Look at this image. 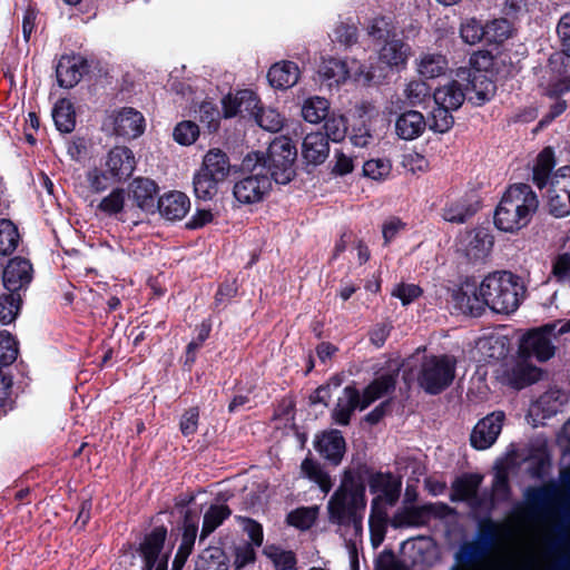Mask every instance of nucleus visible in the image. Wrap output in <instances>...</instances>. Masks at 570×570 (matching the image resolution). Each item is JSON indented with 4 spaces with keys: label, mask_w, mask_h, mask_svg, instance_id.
I'll use <instances>...</instances> for the list:
<instances>
[{
    "label": "nucleus",
    "mask_w": 570,
    "mask_h": 570,
    "mask_svg": "<svg viewBox=\"0 0 570 570\" xmlns=\"http://www.w3.org/2000/svg\"><path fill=\"white\" fill-rule=\"evenodd\" d=\"M510 494L509 479L505 472L500 471L495 474L492 483V503L494 501H505Z\"/></svg>",
    "instance_id": "e2e57ef3"
},
{
    "label": "nucleus",
    "mask_w": 570,
    "mask_h": 570,
    "mask_svg": "<svg viewBox=\"0 0 570 570\" xmlns=\"http://www.w3.org/2000/svg\"><path fill=\"white\" fill-rule=\"evenodd\" d=\"M18 356V345L14 337L8 332L0 333V364L10 365Z\"/></svg>",
    "instance_id": "6e6d98bb"
},
{
    "label": "nucleus",
    "mask_w": 570,
    "mask_h": 570,
    "mask_svg": "<svg viewBox=\"0 0 570 570\" xmlns=\"http://www.w3.org/2000/svg\"><path fill=\"white\" fill-rule=\"evenodd\" d=\"M482 59L485 63L490 62V58L484 53L474 55L471 58V65L475 70L461 71L458 73L462 80H466L468 85V99L474 105L481 106L489 101L495 94L494 82L483 73L479 67V60Z\"/></svg>",
    "instance_id": "6e6552de"
},
{
    "label": "nucleus",
    "mask_w": 570,
    "mask_h": 570,
    "mask_svg": "<svg viewBox=\"0 0 570 570\" xmlns=\"http://www.w3.org/2000/svg\"><path fill=\"white\" fill-rule=\"evenodd\" d=\"M167 529L163 525L154 528L139 544L142 570H167L169 553L164 551Z\"/></svg>",
    "instance_id": "1a4fd4ad"
},
{
    "label": "nucleus",
    "mask_w": 570,
    "mask_h": 570,
    "mask_svg": "<svg viewBox=\"0 0 570 570\" xmlns=\"http://www.w3.org/2000/svg\"><path fill=\"white\" fill-rule=\"evenodd\" d=\"M451 111H453V109L436 105V108L432 111L430 129L441 134L449 131L454 124V118L451 115Z\"/></svg>",
    "instance_id": "5fc2aeb1"
},
{
    "label": "nucleus",
    "mask_w": 570,
    "mask_h": 570,
    "mask_svg": "<svg viewBox=\"0 0 570 570\" xmlns=\"http://www.w3.org/2000/svg\"><path fill=\"white\" fill-rule=\"evenodd\" d=\"M157 206L161 216L168 220H178L186 216L190 208L189 198L181 191H173L159 198Z\"/></svg>",
    "instance_id": "4be33fe9"
},
{
    "label": "nucleus",
    "mask_w": 570,
    "mask_h": 570,
    "mask_svg": "<svg viewBox=\"0 0 570 570\" xmlns=\"http://www.w3.org/2000/svg\"><path fill=\"white\" fill-rule=\"evenodd\" d=\"M126 193L124 189H114L108 196L104 197L98 208L107 215H117L125 209Z\"/></svg>",
    "instance_id": "864d4df0"
},
{
    "label": "nucleus",
    "mask_w": 570,
    "mask_h": 570,
    "mask_svg": "<svg viewBox=\"0 0 570 570\" xmlns=\"http://www.w3.org/2000/svg\"><path fill=\"white\" fill-rule=\"evenodd\" d=\"M366 508L365 484L351 471H345L338 488L327 502L328 521L344 534L354 538L363 532V518Z\"/></svg>",
    "instance_id": "f257e3e1"
},
{
    "label": "nucleus",
    "mask_w": 570,
    "mask_h": 570,
    "mask_svg": "<svg viewBox=\"0 0 570 570\" xmlns=\"http://www.w3.org/2000/svg\"><path fill=\"white\" fill-rule=\"evenodd\" d=\"M504 420L505 414L502 411H494L481 419L471 432V445L476 450L491 448L502 431Z\"/></svg>",
    "instance_id": "f8f14e48"
},
{
    "label": "nucleus",
    "mask_w": 570,
    "mask_h": 570,
    "mask_svg": "<svg viewBox=\"0 0 570 570\" xmlns=\"http://www.w3.org/2000/svg\"><path fill=\"white\" fill-rule=\"evenodd\" d=\"M456 361L451 355L425 356L417 372V383L428 394L436 395L451 385Z\"/></svg>",
    "instance_id": "423d86ee"
},
{
    "label": "nucleus",
    "mask_w": 570,
    "mask_h": 570,
    "mask_svg": "<svg viewBox=\"0 0 570 570\" xmlns=\"http://www.w3.org/2000/svg\"><path fill=\"white\" fill-rule=\"evenodd\" d=\"M494 239L489 229L480 227L465 232L459 239V250L471 262L485 259L492 250Z\"/></svg>",
    "instance_id": "9b49d317"
},
{
    "label": "nucleus",
    "mask_w": 570,
    "mask_h": 570,
    "mask_svg": "<svg viewBox=\"0 0 570 570\" xmlns=\"http://www.w3.org/2000/svg\"><path fill=\"white\" fill-rule=\"evenodd\" d=\"M258 98L252 90H239L235 95H228L223 99L224 115L226 118L237 115L254 116L258 109Z\"/></svg>",
    "instance_id": "a211bd4d"
},
{
    "label": "nucleus",
    "mask_w": 570,
    "mask_h": 570,
    "mask_svg": "<svg viewBox=\"0 0 570 570\" xmlns=\"http://www.w3.org/2000/svg\"><path fill=\"white\" fill-rule=\"evenodd\" d=\"M22 303L21 294L7 292L0 295V323L3 325L12 323L20 311Z\"/></svg>",
    "instance_id": "a19ab883"
},
{
    "label": "nucleus",
    "mask_w": 570,
    "mask_h": 570,
    "mask_svg": "<svg viewBox=\"0 0 570 570\" xmlns=\"http://www.w3.org/2000/svg\"><path fill=\"white\" fill-rule=\"evenodd\" d=\"M552 276L557 282L570 285V254L558 255L552 264Z\"/></svg>",
    "instance_id": "680f3d73"
},
{
    "label": "nucleus",
    "mask_w": 570,
    "mask_h": 570,
    "mask_svg": "<svg viewBox=\"0 0 570 570\" xmlns=\"http://www.w3.org/2000/svg\"><path fill=\"white\" fill-rule=\"evenodd\" d=\"M199 412L197 407L188 409L181 416L180 431L184 435H193L198 428Z\"/></svg>",
    "instance_id": "338daca9"
},
{
    "label": "nucleus",
    "mask_w": 570,
    "mask_h": 570,
    "mask_svg": "<svg viewBox=\"0 0 570 570\" xmlns=\"http://www.w3.org/2000/svg\"><path fill=\"white\" fill-rule=\"evenodd\" d=\"M458 304L464 314L479 316L487 306L485 297L479 294V288L472 294L462 293L458 296Z\"/></svg>",
    "instance_id": "603ef678"
},
{
    "label": "nucleus",
    "mask_w": 570,
    "mask_h": 570,
    "mask_svg": "<svg viewBox=\"0 0 570 570\" xmlns=\"http://www.w3.org/2000/svg\"><path fill=\"white\" fill-rule=\"evenodd\" d=\"M395 384V374H383L364 390L362 396L355 387L346 386L332 412L333 419L340 425H347L352 413L356 409L365 410L376 400L394 391Z\"/></svg>",
    "instance_id": "20e7f679"
},
{
    "label": "nucleus",
    "mask_w": 570,
    "mask_h": 570,
    "mask_svg": "<svg viewBox=\"0 0 570 570\" xmlns=\"http://www.w3.org/2000/svg\"><path fill=\"white\" fill-rule=\"evenodd\" d=\"M448 70V60L440 53H423L417 61V71L422 77L435 78Z\"/></svg>",
    "instance_id": "e433bc0d"
},
{
    "label": "nucleus",
    "mask_w": 570,
    "mask_h": 570,
    "mask_svg": "<svg viewBox=\"0 0 570 570\" xmlns=\"http://www.w3.org/2000/svg\"><path fill=\"white\" fill-rule=\"evenodd\" d=\"M478 208L474 204L465 198L449 202L442 209L444 220L455 224L465 223L476 213Z\"/></svg>",
    "instance_id": "72a5a7b5"
},
{
    "label": "nucleus",
    "mask_w": 570,
    "mask_h": 570,
    "mask_svg": "<svg viewBox=\"0 0 570 570\" xmlns=\"http://www.w3.org/2000/svg\"><path fill=\"white\" fill-rule=\"evenodd\" d=\"M52 118L59 131L71 132L76 125L71 102L66 99L59 100L53 107Z\"/></svg>",
    "instance_id": "ea45409f"
},
{
    "label": "nucleus",
    "mask_w": 570,
    "mask_h": 570,
    "mask_svg": "<svg viewBox=\"0 0 570 570\" xmlns=\"http://www.w3.org/2000/svg\"><path fill=\"white\" fill-rule=\"evenodd\" d=\"M481 557L482 551L478 542H463L454 553L455 563L450 570H476Z\"/></svg>",
    "instance_id": "c756f323"
},
{
    "label": "nucleus",
    "mask_w": 570,
    "mask_h": 570,
    "mask_svg": "<svg viewBox=\"0 0 570 570\" xmlns=\"http://www.w3.org/2000/svg\"><path fill=\"white\" fill-rule=\"evenodd\" d=\"M568 401L566 392L551 389L543 393L530 407V413L548 419L560 412Z\"/></svg>",
    "instance_id": "412c9836"
},
{
    "label": "nucleus",
    "mask_w": 570,
    "mask_h": 570,
    "mask_svg": "<svg viewBox=\"0 0 570 570\" xmlns=\"http://www.w3.org/2000/svg\"><path fill=\"white\" fill-rule=\"evenodd\" d=\"M200 169L223 183L230 173L229 158L218 148L210 149L204 156Z\"/></svg>",
    "instance_id": "bb28decb"
},
{
    "label": "nucleus",
    "mask_w": 570,
    "mask_h": 570,
    "mask_svg": "<svg viewBox=\"0 0 570 570\" xmlns=\"http://www.w3.org/2000/svg\"><path fill=\"white\" fill-rule=\"evenodd\" d=\"M318 510L316 505L297 508L287 515V522L297 529L307 530L314 524Z\"/></svg>",
    "instance_id": "09e8293b"
},
{
    "label": "nucleus",
    "mask_w": 570,
    "mask_h": 570,
    "mask_svg": "<svg viewBox=\"0 0 570 570\" xmlns=\"http://www.w3.org/2000/svg\"><path fill=\"white\" fill-rule=\"evenodd\" d=\"M262 154L264 155L271 180H274L276 184L286 185L294 178V164L297 153L288 138L279 137L274 139L267 153Z\"/></svg>",
    "instance_id": "0eeeda50"
},
{
    "label": "nucleus",
    "mask_w": 570,
    "mask_h": 570,
    "mask_svg": "<svg viewBox=\"0 0 570 570\" xmlns=\"http://www.w3.org/2000/svg\"><path fill=\"white\" fill-rule=\"evenodd\" d=\"M198 135V126L195 122L188 120L179 122L173 132L175 141L184 146L194 144Z\"/></svg>",
    "instance_id": "4d7b16f0"
},
{
    "label": "nucleus",
    "mask_w": 570,
    "mask_h": 570,
    "mask_svg": "<svg viewBox=\"0 0 570 570\" xmlns=\"http://www.w3.org/2000/svg\"><path fill=\"white\" fill-rule=\"evenodd\" d=\"M318 75L328 86L340 85L345 82L348 78H353L356 81L368 82L372 80V75L365 70L364 66L356 60H352L350 63L330 58L322 61L318 68Z\"/></svg>",
    "instance_id": "9d476101"
},
{
    "label": "nucleus",
    "mask_w": 570,
    "mask_h": 570,
    "mask_svg": "<svg viewBox=\"0 0 570 570\" xmlns=\"http://www.w3.org/2000/svg\"><path fill=\"white\" fill-rule=\"evenodd\" d=\"M106 165L111 176L119 180L127 179L134 173L135 156L127 147H116L110 150Z\"/></svg>",
    "instance_id": "aec40b11"
},
{
    "label": "nucleus",
    "mask_w": 570,
    "mask_h": 570,
    "mask_svg": "<svg viewBox=\"0 0 570 570\" xmlns=\"http://www.w3.org/2000/svg\"><path fill=\"white\" fill-rule=\"evenodd\" d=\"M422 294L420 286L415 284H399L392 291V295L400 298L403 305L412 303Z\"/></svg>",
    "instance_id": "0e129e2a"
},
{
    "label": "nucleus",
    "mask_w": 570,
    "mask_h": 570,
    "mask_svg": "<svg viewBox=\"0 0 570 570\" xmlns=\"http://www.w3.org/2000/svg\"><path fill=\"white\" fill-rule=\"evenodd\" d=\"M330 114V102L318 96L306 99L302 106L303 118L311 124H320Z\"/></svg>",
    "instance_id": "4c0bfd02"
},
{
    "label": "nucleus",
    "mask_w": 570,
    "mask_h": 570,
    "mask_svg": "<svg viewBox=\"0 0 570 570\" xmlns=\"http://www.w3.org/2000/svg\"><path fill=\"white\" fill-rule=\"evenodd\" d=\"M461 38L469 45H475L484 40V26L476 19H468L461 24Z\"/></svg>",
    "instance_id": "13d9d810"
},
{
    "label": "nucleus",
    "mask_w": 570,
    "mask_h": 570,
    "mask_svg": "<svg viewBox=\"0 0 570 570\" xmlns=\"http://www.w3.org/2000/svg\"><path fill=\"white\" fill-rule=\"evenodd\" d=\"M553 333L544 330V325L527 333L520 344V353L523 357H535L544 362L554 355L556 347L552 344Z\"/></svg>",
    "instance_id": "ddd939ff"
},
{
    "label": "nucleus",
    "mask_w": 570,
    "mask_h": 570,
    "mask_svg": "<svg viewBox=\"0 0 570 570\" xmlns=\"http://www.w3.org/2000/svg\"><path fill=\"white\" fill-rule=\"evenodd\" d=\"M243 169L247 171L233 187V196L239 205H254L263 202L272 189L264 155L261 151L248 154L243 160Z\"/></svg>",
    "instance_id": "7ed1b4c3"
},
{
    "label": "nucleus",
    "mask_w": 570,
    "mask_h": 570,
    "mask_svg": "<svg viewBox=\"0 0 570 570\" xmlns=\"http://www.w3.org/2000/svg\"><path fill=\"white\" fill-rule=\"evenodd\" d=\"M549 212L556 217H564L570 214V195L559 185L549 190Z\"/></svg>",
    "instance_id": "49530a36"
},
{
    "label": "nucleus",
    "mask_w": 570,
    "mask_h": 570,
    "mask_svg": "<svg viewBox=\"0 0 570 570\" xmlns=\"http://www.w3.org/2000/svg\"><path fill=\"white\" fill-rule=\"evenodd\" d=\"M232 514L230 509L225 504H213L204 514L203 527L200 531V541L213 533Z\"/></svg>",
    "instance_id": "f704fd0d"
},
{
    "label": "nucleus",
    "mask_w": 570,
    "mask_h": 570,
    "mask_svg": "<svg viewBox=\"0 0 570 570\" xmlns=\"http://www.w3.org/2000/svg\"><path fill=\"white\" fill-rule=\"evenodd\" d=\"M219 184H222V181L206 174L200 168L194 174L193 177V188L197 199H213L218 193Z\"/></svg>",
    "instance_id": "c9c22d12"
},
{
    "label": "nucleus",
    "mask_w": 570,
    "mask_h": 570,
    "mask_svg": "<svg viewBox=\"0 0 570 570\" xmlns=\"http://www.w3.org/2000/svg\"><path fill=\"white\" fill-rule=\"evenodd\" d=\"M129 195L142 210H153L156 207L157 186L149 178L134 179L129 186Z\"/></svg>",
    "instance_id": "b1692460"
},
{
    "label": "nucleus",
    "mask_w": 570,
    "mask_h": 570,
    "mask_svg": "<svg viewBox=\"0 0 570 570\" xmlns=\"http://www.w3.org/2000/svg\"><path fill=\"white\" fill-rule=\"evenodd\" d=\"M483 476L476 473L464 474L452 483L450 499L452 502H466L472 509L481 507V499L478 495Z\"/></svg>",
    "instance_id": "dca6fc26"
},
{
    "label": "nucleus",
    "mask_w": 570,
    "mask_h": 570,
    "mask_svg": "<svg viewBox=\"0 0 570 570\" xmlns=\"http://www.w3.org/2000/svg\"><path fill=\"white\" fill-rule=\"evenodd\" d=\"M20 235L9 219H0V255L11 254L18 246Z\"/></svg>",
    "instance_id": "c03bdc74"
},
{
    "label": "nucleus",
    "mask_w": 570,
    "mask_h": 570,
    "mask_svg": "<svg viewBox=\"0 0 570 570\" xmlns=\"http://www.w3.org/2000/svg\"><path fill=\"white\" fill-rule=\"evenodd\" d=\"M391 171V164L385 159H370L363 165V173L372 179H383Z\"/></svg>",
    "instance_id": "bf43d9fd"
},
{
    "label": "nucleus",
    "mask_w": 570,
    "mask_h": 570,
    "mask_svg": "<svg viewBox=\"0 0 570 570\" xmlns=\"http://www.w3.org/2000/svg\"><path fill=\"white\" fill-rule=\"evenodd\" d=\"M468 96V87L460 80L454 79L438 87L433 94L434 102L438 106L459 109Z\"/></svg>",
    "instance_id": "6ab92c4d"
},
{
    "label": "nucleus",
    "mask_w": 570,
    "mask_h": 570,
    "mask_svg": "<svg viewBox=\"0 0 570 570\" xmlns=\"http://www.w3.org/2000/svg\"><path fill=\"white\" fill-rule=\"evenodd\" d=\"M83 67L80 59L62 57L56 68L59 86L63 88L76 86L82 77Z\"/></svg>",
    "instance_id": "c85d7f7f"
},
{
    "label": "nucleus",
    "mask_w": 570,
    "mask_h": 570,
    "mask_svg": "<svg viewBox=\"0 0 570 570\" xmlns=\"http://www.w3.org/2000/svg\"><path fill=\"white\" fill-rule=\"evenodd\" d=\"M301 470L302 473L315 482L324 493L330 492L333 485L332 480L317 462L306 458L301 464Z\"/></svg>",
    "instance_id": "37998d69"
},
{
    "label": "nucleus",
    "mask_w": 570,
    "mask_h": 570,
    "mask_svg": "<svg viewBox=\"0 0 570 570\" xmlns=\"http://www.w3.org/2000/svg\"><path fill=\"white\" fill-rule=\"evenodd\" d=\"M512 35V26L505 18L491 20L484 24V41L488 43H502Z\"/></svg>",
    "instance_id": "79ce46f5"
},
{
    "label": "nucleus",
    "mask_w": 570,
    "mask_h": 570,
    "mask_svg": "<svg viewBox=\"0 0 570 570\" xmlns=\"http://www.w3.org/2000/svg\"><path fill=\"white\" fill-rule=\"evenodd\" d=\"M267 78L274 88L287 89L298 81L299 69L292 61L277 62L269 68Z\"/></svg>",
    "instance_id": "a878e982"
},
{
    "label": "nucleus",
    "mask_w": 570,
    "mask_h": 570,
    "mask_svg": "<svg viewBox=\"0 0 570 570\" xmlns=\"http://www.w3.org/2000/svg\"><path fill=\"white\" fill-rule=\"evenodd\" d=\"M254 118L259 127L271 132L279 131L285 122V118L274 108L258 107Z\"/></svg>",
    "instance_id": "de8ad7c7"
},
{
    "label": "nucleus",
    "mask_w": 570,
    "mask_h": 570,
    "mask_svg": "<svg viewBox=\"0 0 570 570\" xmlns=\"http://www.w3.org/2000/svg\"><path fill=\"white\" fill-rule=\"evenodd\" d=\"M324 136L333 142H341L347 134V120L343 115L328 114L324 119Z\"/></svg>",
    "instance_id": "a18cd8bd"
},
{
    "label": "nucleus",
    "mask_w": 570,
    "mask_h": 570,
    "mask_svg": "<svg viewBox=\"0 0 570 570\" xmlns=\"http://www.w3.org/2000/svg\"><path fill=\"white\" fill-rule=\"evenodd\" d=\"M539 207L535 193L527 184H514L508 188L494 213L495 226L507 233H515L532 219Z\"/></svg>",
    "instance_id": "f03ea898"
},
{
    "label": "nucleus",
    "mask_w": 570,
    "mask_h": 570,
    "mask_svg": "<svg viewBox=\"0 0 570 570\" xmlns=\"http://www.w3.org/2000/svg\"><path fill=\"white\" fill-rule=\"evenodd\" d=\"M426 128L424 116L420 111L410 110L396 119V135L404 140H412L423 134Z\"/></svg>",
    "instance_id": "393cba45"
},
{
    "label": "nucleus",
    "mask_w": 570,
    "mask_h": 570,
    "mask_svg": "<svg viewBox=\"0 0 570 570\" xmlns=\"http://www.w3.org/2000/svg\"><path fill=\"white\" fill-rule=\"evenodd\" d=\"M557 32L561 41L563 53L570 57V13L561 17L557 26Z\"/></svg>",
    "instance_id": "774afa93"
},
{
    "label": "nucleus",
    "mask_w": 570,
    "mask_h": 570,
    "mask_svg": "<svg viewBox=\"0 0 570 570\" xmlns=\"http://www.w3.org/2000/svg\"><path fill=\"white\" fill-rule=\"evenodd\" d=\"M410 50L409 45L393 37L385 41L384 46L381 48L380 59L391 67H397L405 63L410 56Z\"/></svg>",
    "instance_id": "473e14b6"
},
{
    "label": "nucleus",
    "mask_w": 570,
    "mask_h": 570,
    "mask_svg": "<svg viewBox=\"0 0 570 570\" xmlns=\"http://www.w3.org/2000/svg\"><path fill=\"white\" fill-rule=\"evenodd\" d=\"M317 451L335 465L338 464L345 451V441L340 431L324 433L316 441Z\"/></svg>",
    "instance_id": "cd10ccee"
},
{
    "label": "nucleus",
    "mask_w": 570,
    "mask_h": 570,
    "mask_svg": "<svg viewBox=\"0 0 570 570\" xmlns=\"http://www.w3.org/2000/svg\"><path fill=\"white\" fill-rule=\"evenodd\" d=\"M367 33L374 40L384 42L396 36L392 21L386 17L373 19L371 24L367 27Z\"/></svg>",
    "instance_id": "3c124183"
},
{
    "label": "nucleus",
    "mask_w": 570,
    "mask_h": 570,
    "mask_svg": "<svg viewBox=\"0 0 570 570\" xmlns=\"http://www.w3.org/2000/svg\"><path fill=\"white\" fill-rule=\"evenodd\" d=\"M404 95L409 104L415 106L423 102L429 96V87L421 80L410 81L404 89Z\"/></svg>",
    "instance_id": "052dcab7"
},
{
    "label": "nucleus",
    "mask_w": 570,
    "mask_h": 570,
    "mask_svg": "<svg viewBox=\"0 0 570 570\" xmlns=\"http://www.w3.org/2000/svg\"><path fill=\"white\" fill-rule=\"evenodd\" d=\"M110 119L114 134L126 139L137 138L145 130L142 114L131 107L116 111Z\"/></svg>",
    "instance_id": "4468645a"
},
{
    "label": "nucleus",
    "mask_w": 570,
    "mask_h": 570,
    "mask_svg": "<svg viewBox=\"0 0 570 570\" xmlns=\"http://www.w3.org/2000/svg\"><path fill=\"white\" fill-rule=\"evenodd\" d=\"M556 165L552 148H544L538 156L533 166L532 180L541 189L552 181L551 170Z\"/></svg>",
    "instance_id": "2f4dec72"
},
{
    "label": "nucleus",
    "mask_w": 570,
    "mask_h": 570,
    "mask_svg": "<svg viewBox=\"0 0 570 570\" xmlns=\"http://www.w3.org/2000/svg\"><path fill=\"white\" fill-rule=\"evenodd\" d=\"M330 153L328 140L321 131L309 132L302 144V155L308 164L320 165Z\"/></svg>",
    "instance_id": "5701e85b"
},
{
    "label": "nucleus",
    "mask_w": 570,
    "mask_h": 570,
    "mask_svg": "<svg viewBox=\"0 0 570 570\" xmlns=\"http://www.w3.org/2000/svg\"><path fill=\"white\" fill-rule=\"evenodd\" d=\"M525 498L533 508H543L551 502V491L548 488L539 487L528 489Z\"/></svg>",
    "instance_id": "69168bd1"
},
{
    "label": "nucleus",
    "mask_w": 570,
    "mask_h": 570,
    "mask_svg": "<svg viewBox=\"0 0 570 570\" xmlns=\"http://www.w3.org/2000/svg\"><path fill=\"white\" fill-rule=\"evenodd\" d=\"M229 559L219 547H208L195 561L194 570H228Z\"/></svg>",
    "instance_id": "7c9ffc66"
},
{
    "label": "nucleus",
    "mask_w": 570,
    "mask_h": 570,
    "mask_svg": "<svg viewBox=\"0 0 570 570\" xmlns=\"http://www.w3.org/2000/svg\"><path fill=\"white\" fill-rule=\"evenodd\" d=\"M198 532V523L196 520L191 519L189 514L187 513L184 519V525H183V534H181V541L178 547V552L181 554L190 556L194 544L197 538Z\"/></svg>",
    "instance_id": "8fccbe9b"
},
{
    "label": "nucleus",
    "mask_w": 570,
    "mask_h": 570,
    "mask_svg": "<svg viewBox=\"0 0 570 570\" xmlns=\"http://www.w3.org/2000/svg\"><path fill=\"white\" fill-rule=\"evenodd\" d=\"M31 279L32 266L26 258H12L3 269L2 281L7 292L20 293L30 284Z\"/></svg>",
    "instance_id": "2eb2a0df"
},
{
    "label": "nucleus",
    "mask_w": 570,
    "mask_h": 570,
    "mask_svg": "<svg viewBox=\"0 0 570 570\" xmlns=\"http://www.w3.org/2000/svg\"><path fill=\"white\" fill-rule=\"evenodd\" d=\"M401 481L392 473L377 472L371 475L368 480L370 492L374 498L385 501L390 507L394 505L401 493Z\"/></svg>",
    "instance_id": "f3484780"
},
{
    "label": "nucleus",
    "mask_w": 570,
    "mask_h": 570,
    "mask_svg": "<svg viewBox=\"0 0 570 570\" xmlns=\"http://www.w3.org/2000/svg\"><path fill=\"white\" fill-rule=\"evenodd\" d=\"M522 293L518 277L510 272L490 274L479 286V294L485 297L487 306L502 314L513 313L519 307Z\"/></svg>",
    "instance_id": "39448f33"
},
{
    "label": "nucleus",
    "mask_w": 570,
    "mask_h": 570,
    "mask_svg": "<svg viewBox=\"0 0 570 570\" xmlns=\"http://www.w3.org/2000/svg\"><path fill=\"white\" fill-rule=\"evenodd\" d=\"M541 376V370L528 364L525 361L519 362L511 371L510 383L515 389H522L535 383Z\"/></svg>",
    "instance_id": "58836bf2"
}]
</instances>
